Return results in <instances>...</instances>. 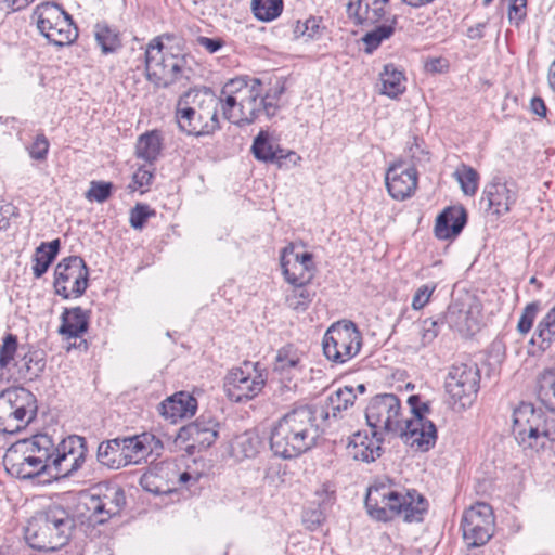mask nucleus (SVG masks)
I'll list each match as a JSON object with an SVG mask.
<instances>
[{"label": "nucleus", "mask_w": 555, "mask_h": 555, "mask_svg": "<svg viewBox=\"0 0 555 555\" xmlns=\"http://www.w3.org/2000/svg\"><path fill=\"white\" fill-rule=\"evenodd\" d=\"M362 346V335L351 321H339L325 332L322 348L325 358L343 364L356 357Z\"/></svg>", "instance_id": "nucleus-10"}, {"label": "nucleus", "mask_w": 555, "mask_h": 555, "mask_svg": "<svg viewBox=\"0 0 555 555\" xmlns=\"http://www.w3.org/2000/svg\"><path fill=\"white\" fill-rule=\"evenodd\" d=\"M260 447L259 436L254 431H245L235 437L231 449L233 455L237 459H250L259 452Z\"/></svg>", "instance_id": "nucleus-36"}, {"label": "nucleus", "mask_w": 555, "mask_h": 555, "mask_svg": "<svg viewBox=\"0 0 555 555\" xmlns=\"http://www.w3.org/2000/svg\"><path fill=\"white\" fill-rule=\"evenodd\" d=\"M155 211L145 204H137L130 211V224L133 229L140 230L144 227L149 217L154 216Z\"/></svg>", "instance_id": "nucleus-51"}, {"label": "nucleus", "mask_w": 555, "mask_h": 555, "mask_svg": "<svg viewBox=\"0 0 555 555\" xmlns=\"http://www.w3.org/2000/svg\"><path fill=\"white\" fill-rule=\"evenodd\" d=\"M543 417L544 412L529 402H521L514 410L513 434L520 446L535 450L543 448L540 436Z\"/></svg>", "instance_id": "nucleus-18"}, {"label": "nucleus", "mask_w": 555, "mask_h": 555, "mask_svg": "<svg viewBox=\"0 0 555 555\" xmlns=\"http://www.w3.org/2000/svg\"><path fill=\"white\" fill-rule=\"evenodd\" d=\"M197 43L205 48L209 53H215L222 48L223 40L220 38H208L199 36L197 38Z\"/></svg>", "instance_id": "nucleus-59"}, {"label": "nucleus", "mask_w": 555, "mask_h": 555, "mask_svg": "<svg viewBox=\"0 0 555 555\" xmlns=\"http://www.w3.org/2000/svg\"><path fill=\"white\" fill-rule=\"evenodd\" d=\"M436 289V285H422L414 294L412 300V307L415 310H420L425 307V305L429 301V298L434 291Z\"/></svg>", "instance_id": "nucleus-55"}, {"label": "nucleus", "mask_w": 555, "mask_h": 555, "mask_svg": "<svg viewBox=\"0 0 555 555\" xmlns=\"http://www.w3.org/2000/svg\"><path fill=\"white\" fill-rule=\"evenodd\" d=\"M181 98L176 108L179 129L188 135L206 137L220 129L218 109L221 100L209 89Z\"/></svg>", "instance_id": "nucleus-4"}, {"label": "nucleus", "mask_w": 555, "mask_h": 555, "mask_svg": "<svg viewBox=\"0 0 555 555\" xmlns=\"http://www.w3.org/2000/svg\"><path fill=\"white\" fill-rule=\"evenodd\" d=\"M495 519L492 507L478 502L463 512L461 530L467 548L483 546L494 534Z\"/></svg>", "instance_id": "nucleus-12"}, {"label": "nucleus", "mask_w": 555, "mask_h": 555, "mask_svg": "<svg viewBox=\"0 0 555 555\" xmlns=\"http://www.w3.org/2000/svg\"><path fill=\"white\" fill-rule=\"evenodd\" d=\"M365 418L375 437L397 436L402 430L405 418L400 399L393 393H380L373 397L366 409Z\"/></svg>", "instance_id": "nucleus-9"}, {"label": "nucleus", "mask_w": 555, "mask_h": 555, "mask_svg": "<svg viewBox=\"0 0 555 555\" xmlns=\"http://www.w3.org/2000/svg\"><path fill=\"white\" fill-rule=\"evenodd\" d=\"M34 0H4L7 5L13 11H20L28 7Z\"/></svg>", "instance_id": "nucleus-63"}, {"label": "nucleus", "mask_w": 555, "mask_h": 555, "mask_svg": "<svg viewBox=\"0 0 555 555\" xmlns=\"http://www.w3.org/2000/svg\"><path fill=\"white\" fill-rule=\"evenodd\" d=\"M465 195L473 196L478 189V172L467 165H461L453 173Z\"/></svg>", "instance_id": "nucleus-45"}, {"label": "nucleus", "mask_w": 555, "mask_h": 555, "mask_svg": "<svg viewBox=\"0 0 555 555\" xmlns=\"http://www.w3.org/2000/svg\"><path fill=\"white\" fill-rule=\"evenodd\" d=\"M411 406V418H405L402 430L397 434L411 448L417 451H428L436 443L437 429L434 423L424 417L428 412L427 403H421L418 396H411L408 400Z\"/></svg>", "instance_id": "nucleus-11"}, {"label": "nucleus", "mask_w": 555, "mask_h": 555, "mask_svg": "<svg viewBox=\"0 0 555 555\" xmlns=\"http://www.w3.org/2000/svg\"><path fill=\"white\" fill-rule=\"evenodd\" d=\"M82 504L96 524H104L119 515L126 504L124 490L117 485L99 483L82 495Z\"/></svg>", "instance_id": "nucleus-13"}, {"label": "nucleus", "mask_w": 555, "mask_h": 555, "mask_svg": "<svg viewBox=\"0 0 555 555\" xmlns=\"http://www.w3.org/2000/svg\"><path fill=\"white\" fill-rule=\"evenodd\" d=\"M261 81L257 78L237 77L229 80L221 90L222 114L229 121L242 126L258 118V98Z\"/></svg>", "instance_id": "nucleus-5"}, {"label": "nucleus", "mask_w": 555, "mask_h": 555, "mask_svg": "<svg viewBox=\"0 0 555 555\" xmlns=\"http://www.w3.org/2000/svg\"><path fill=\"white\" fill-rule=\"evenodd\" d=\"M34 395L25 388H12L0 393V433L16 434L35 417Z\"/></svg>", "instance_id": "nucleus-8"}, {"label": "nucleus", "mask_w": 555, "mask_h": 555, "mask_svg": "<svg viewBox=\"0 0 555 555\" xmlns=\"http://www.w3.org/2000/svg\"><path fill=\"white\" fill-rule=\"evenodd\" d=\"M89 270L79 256L62 259L54 269L53 287L55 294L64 299L78 298L88 287Z\"/></svg>", "instance_id": "nucleus-15"}, {"label": "nucleus", "mask_w": 555, "mask_h": 555, "mask_svg": "<svg viewBox=\"0 0 555 555\" xmlns=\"http://www.w3.org/2000/svg\"><path fill=\"white\" fill-rule=\"evenodd\" d=\"M259 363L244 362L242 367L231 370L224 378V391L233 402H243L258 396L266 378L258 372Z\"/></svg>", "instance_id": "nucleus-16"}, {"label": "nucleus", "mask_w": 555, "mask_h": 555, "mask_svg": "<svg viewBox=\"0 0 555 555\" xmlns=\"http://www.w3.org/2000/svg\"><path fill=\"white\" fill-rule=\"evenodd\" d=\"M69 14L55 2H43L35 9L33 18L36 20L40 34L51 29V26H63V18Z\"/></svg>", "instance_id": "nucleus-31"}, {"label": "nucleus", "mask_w": 555, "mask_h": 555, "mask_svg": "<svg viewBox=\"0 0 555 555\" xmlns=\"http://www.w3.org/2000/svg\"><path fill=\"white\" fill-rule=\"evenodd\" d=\"M64 26H51L43 36L53 44L63 47L73 43L78 37V29L70 15L63 18Z\"/></svg>", "instance_id": "nucleus-37"}, {"label": "nucleus", "mask_w": 555, "mask_h": 555, "mask_svg": "<svg viewBox=\"0 0 555 555\" xmlns=\"http://www.w3.org/2000/svg\"><path fill=\"white\" fill-rule=\"evenodd\" d=\"M437 323L425 320L422 327V339L424 344L430 343L437 336Z\"/></svg>", "instance_id": "nucleus-60"}, {"label": "nucleus", "mask_w": 555, "mask_h": 555, "mask_svg": "<svg viewBox=\"0 0 555 555\" xmlns=\"http://www.w3.org/2000/svg\"><path fill=\"white\" fill-rule=\"evenodd\" d=\"M483 24H477L476 26L469 27L467 36L470 39H481L483 37Z\"/></svg>", "instance_id": "nucleus-64"}, {"label": "nucleus", "mask_w": 555, "mask_h": 555, "mask_svg": "<svg viewBox=\"0 0 555 555\" xmlns=\"http://www.w3.org/2000/svg\"><path fill=\"white\" fill-rule=\"evenodd\" d=\"M18 379L31 382L36 379L46 366L43 358L37 351L25 353L23 359L16 363Z\"/></svg>", "instance_id": "nucleus-41"}, {"label": "nucleus", "mask_w": 555, "mask_h": 555, "mask_svg": "<svg viewBox=\"0 0 555 555\" xmlns=\"http://www.w3.org/2000/svg\"><path fill=\"white\" fill-rule=\"evenodd\" d=\"M537 335L541 338V348H546L555 339V306L540 321Z\"/></svg>", "instance_id": "nucleus-46"}, {"label": "nucleus", "mask_w": 555, "mask_h": 555, "mask_svg": "<svg viewBox=\"0 0 555 555\" xmlns=\"http://www.w3.org/2000/svg\"><path fill=\"white\" fill-rule=\"evenodd\" d=\"M122 452L127 465L140 464L156 460L163 450V442L156 436L143 433L141 435L121 438Z\"/></svg>", "instance_id": "nucleus-20"}, {"label": "nucleus", "mask_w": 555, "mask_h": 555, "mask_svg": "<svg viewBox=\"0 0 555 555\" xmlns=\"http://www.w3.org/2000/svg\"><path fill=\"white\" fill-rule=\"evenodd\" d=\"M388 2L389 0H349L347 14L356 24L372 26L386 16Z\"/></svg>", "instance_id": "nucleus-24"}, {"label": "nucleus", "mask_w": 555, "mask_h": 555, "mask_svg": "<svg viewBox=\"0 0 555 555\" xmlns=\"http://www.w3.org/2000/svg\"><path fill=\"white\" fill-rule=\"evenodd\" d=\"M69 14L55 2H43L35 9L33 18L36 20L40 34L51 29V26H63V18Z\"/></svg>", "instance_id": "nucleus-30"}, {"label": "nucleus", "mask_w": 555, "mask_h": 555, "mask_svg": "<svg viewBox=\"0 0 555 555\" xmlns=\"http://www.w3.org/2000/svg\"><path fill=\"white\" fill-rule=\"evenodd\" d=\"M313 294L305 286H294L293 291L286 296L287 306L296 311H305L312 301Z\"/></svg>", "instance_id": "nucleus-47"}, {"label": "nucleus", "mask_w": 555, "mask_h": 555, "mask_svg": "<svg viewBox=\"0 0 555 555\" xmlns=\"http://www.w3.org/2000/svg\"><path fill=\"white\" fill-rule=\"evenodd\" d=\"M319 436L315 413L308 406H299L272 424L270 448L275 456L294 459L314 447Z\"/></svg>", "instance_id": "nucleus-1"}, {"label": "nucleus", "mask_w": 555, "mask_h": 555, "mask_svg": "<svg viewBox=\"0 0 555 555\" xmlns=\"http://www.w3.org/2000/svg\"><path fill=\"white\" fill-rule=\"evenodd\" d=\"M251 153L257 160L275 164L280 168L284 165V162L287 158L294 166L300 160V156L295 152L282 149L279 142L267 130H261L255 137L251 145Z\"/></svg>", "instance_id": "nucleus-21"}, {"label": "nucleus", "mask_w": 555, "mask_h": 555, "mask_svg": "<svg viewBox=\"0 0 555 555\" xmlns=\"http://www.w3.org/2000/svg\"><path fill=\"white\" fill-rule=\"evenodd\" d=\"M197 410L196 399L188 392L181 391L167 398L158 405V412L166 420L176 423L182 418L192 417Z\"/></svg>", "instance_id": "nucleus-26"}, {"label": "nucleus", "mask_w": 555, "mask_h": 555, "mask_svg": "<svg viewBox=\"0 0 555 555\" xmlns=\"http://www.w3.org/2000/svg\"><path fill=\"white\" fill-rule=\"evenodd\" d=\"M89 314L81 307L65 308L59 333L67 338L80 337L88 331Z\"/></svg>", "instance_id": "nucleus-29"}, {"label": "nucleus", "mask_w": 555, "mask_h": 555, "mask_svg": "<svg viewBox=\"0 0 555 555\" xmlns=\"http://www.w3.org/2000/svg\"><path fill=\"white\" fill-rule=\"evenodd\" d=\"M73 519L61 506H50L35 514L25 529V538L33 548L55 551L65 545Z\"/></svg>", "instance_id": "nucleus-6"}, {"label": "nucleus", "mask_w": 555, "mask_h": 555, "mask_svg": "<svg viewBox=\"0 0 555 555\" xmlns=\"http://www.w3.org/2000/svg\"><path fill=\"white\" fill-rule=\"evenodd\" d=\"M61 242L59 238L50 243H41L35 250L33 273L36 278H41L49 269L59 254Z\"/></svg>", "instance_id": "nucleus-35"}, {"label": "nucleus", "mask_w": 555, "mask_h": 555, "mask_svg": "<svg viewBox=\"0 0 555 555\" xmlns=\"http://www.w3.org/2000/svg\"><path fill=\"white\" fill-rule=\"evenodd\" d=\"M357 396L352 386H345L331 393L324 405V417H338L343 411L353 405Z\"/></svg>", "instance_id": "nucleus-34"}, {"label": "nucleus", "mask_w": 555, "mask_h": 555, "mask_svg": "<svg viewBox=\"0 0 555 555\" xmlns=\"http://www.w3.org/2000/svg\"><path fill=\"white\" fill-rule=\"evenodd\" d=\"M540 431L541 441H543V448L545 447L546 441L555 442V418H548L544 415Z\"/></svg>", "instance_id": "nucleus-58"}, {"label": "nucleus", "mask_w": 555, "mask_h": 555, "mask_svg": "<svg viewBox=\"0 0 555 555\" xmlns=\"http://www.w3.org/2000/svg\"><path fill=\"white\" fill-rule=\"evenodd\" d=\"M385 21L386 23L376 26L363 36L362 41L365 44V52L372 53L384 40L393 35L397 16H391Z\"/></svg>", "instance_id": "nucleus-40"}, {"label": "nucleus", "mask_w": 555, "mask_h": 555, "mask_svg": "<svg viewBox=\"0 0 555 555\" xmlns=\"http://www.w3.org/2000/svg\"><path fill=\"white\" fill-rule=\"evenodd\" d=\"M538 310L539 305L537 302H531L526 306L517 324V328L521 334H526L530 331Z\"/></svg>", "instance_id": "nucleus-53"}, {"label": "nucleus", "mask_w": 555, "mask_h": 555, "mask_svg": "<svg viewBox=\"0 0 555 555\" xmlns=\"http://www.w3.org/2000/svg\"><path fill=\"white\" fill-rule=\"evenodd\" d=\"M383 439V437H375L373 434L372 437H369L357 433L347 446L348 454L356 461L374 462L382 454L380 442Z\"/></svg>", "instance_id": "nucleus-28"}, {"label": "nucleus", "mask_w": 555, "mask_h": 555, "mask_svg": "<svg viewBox=\"0 0 555 555\" xmlns=\"http://www.w3.org/2000/svg\"><path fill=\"white\" fill-rule=\"evenodd\" d=\"M485 195L488 201L489 208H493L496 216H502L511 210L515 204L517 192L513 183L502 182L499 179L487 184Z\"/></svg>", "instance_id": "nucleus-25"}, {"label": "nucleus", "mask_w": 555, "mask_h": 555, "mask_svg": "<svg viewBox=\"0 0 555 555\" xmlns=\"http://www.w3.org/2000/svg\"><path fill=\"white\" fill-rule=\"evenodd\" d=\"M162 150V138L157 131H150L139 137L135 153L145 162H154Z\"/></svg>", "instance_id": "nucleus-38"}, {"label": "nucleus", "mask_w": 555, "mask_h": 555, "mask_svg": "<svg viewBox=\"0 0 555 555\" xmlns=\"http://www.w3.org/2000/svg\"><path fill=\"white\" fill-rule=\"evenodd\" d=\"M283 7V0H251V12L261 22L278 18L282 14Z\"/></svg>", "instance_id": "nucleus-44"}, {"label": "nucleus", "mask_w": 555, "mask_h": 555, "mask_svg": "<svg viewBox=\"0 0 555 555\" xmlns=\"http://www.w3.org/2000/svg\"><path fill=\"white\" fill-rule=\"evenodd\" d=\"M113 184L111 182L92 181L86 197L98 203L105 202L112 194Z\"/></svg>", "instance_id": "nucleus-50"}, {"label": "nucleus", "mask_w": 555, "mask_h": 555, "mask_svg": "<svg viewBox=\"0 0 555 555\" xmlns=\"http://www.w3.org/2000/svg\"><path fill=\"white\" fill-rule=\"evenodd\" d=\"M219 428L220 423L210 413H204L193 423L182 427L180 436L206 449L217 440Z\"/></svg>", "instance_id": "nucleus-23"}, {"label": "nucleus", "mask_w": 555, "mask_h": 555, "mask_svg": "<svg viewBox=\"0 0 555 555\" xmlns=\"http://www.w3.org/2000/svg\"><path fill=\"white\" fill-rule=\"evenodd\" d=\"M55 448L51 436L37 434L12 444L4 455V463L13 474L23 479L43 473L51 476Z\"/></svg>", "instance_id": "nucleus-3"}, {"label": "nucleus", "mask_w": 555, "mask_h": 555, "mask_svg": "<svg viewBox=\"0 0 555 555\" xmlns=\"http://www.w3.org/2000/svg\"><path fill=\"white\" fill-rule=\"evenodd\" d=\"M365 508L376 520L389 521L402 517L406 522L422 521L427 501L415 490L399 491L389 481L371 486L365 496Z\"/></svg>", "instance_id": "nucleus-2"}, {"label": "nucleus", "mask_w": 555, "mask_h": 555, "mask_svg": "<svg viewBox=\"0 0 555 555\" xmlns=\"http://www.w3.org/2000/svg\"><path fill=\"white\" fill-rule=\"evenodd\" d=\"M133 179L135 183H138L140 186H143L144 184L150 183L152 175L146 170H139L138 172L134 173Z\"/></svg>", "instance_id": "nucleus-62"}, {"label": "nucleus", "mask_w": 555, "mask_h": 555, "mask_svg": "<svg viewBox=\"0 0 555 555\" xmlns=\"http://www.w3.org/2000/svg\"><path fill=\"white\" fill-rule=\"evenodd\" d=\"M446 320L450 326L459 331H473L476 324L475 320L470 317V312L459 302H453L448 307Z\"/></svg>", "instance_id": "nucleus-43"}, {"label": "nucleus", "mask_w": 555, "mask_h": 555, "mask_svg": "<svg viewBox=\"0 0 555 555\" xmlns=\"http://www.w3.org/2000/svg\"><path fill=\"white\" fill-rule=\"evenodd\" d=\"M318 31L319 23L314 17H310L305 22L297 21L293 29L295 38L307 37L312 39Z\"/></svg>", "instance_id": "nucleus-52"}, {"label": "nucleus", "mask_w": 555, "mask_h": 555, "mask_svg": "<svg viewBox=\"0 0 555 555\" xmlns=\"http://www.w3.org/2000/svg\"><path fill=\"white\" fill-rule=\"evenodd\" d=\"M467 222V212L462 206L446 208L438 215L435 223V235L439 240L456 237Z\"/></svg>", "instance_id": "nucleus-27"}, {"label": "nucleus", "mask_w": 555, "mask_h": 555, "mask_svg": "<svg viewBox=\"0 0 555 555\" xmlns=\"http://www.w3.org/2000/svg\"><path fill=\"white\" fill-rule=\"evenodd\" d=\"M312 254L297 253L293 245L283 249L281 268L286 281L294 286H305L313 278Z\"/></svg>", "instance_id": "nucleus-19"}, {"label": "nucleus", "mask_w": 555, "mask_h": 555, "mask_svg": "<svg viewBox=\"0 0 555 555\" xmlns=\"http://www.w3.org/2000/svg\"><path fill=\"white\" fill-rule=\"evenodd\" d=\"M95 38L104 53L114 52L120 46L118 34L107 26H100Z\"/></svg>", "instance_id": "nucleus-48"}, {"label": "nucleus", "mask_w": 555, "mask_h": 555, "mask_svg": "<svg viewBox=\"0 0 555 555\" xmlns=\"http://www.w3.org/2000/svg\"><path fill=\"white\" fill-rule=\"evenodd\" d=\"M530 109L532 111V113H534L535 115L540 116V117H545L546 116V106H545V103L544 101L541 99V98H532L531 102H530Z\"/></svg>", "instance_id": "nucleus-61"}, {"label": "nucleus", "mask_w": 555, "mask_h": 555, "mask_svg": "<svg viewBox=\"0 0 555 555\" xmlns=\"http://www.w3.org/2000/svg\"><path fill=\"white\" fill-rule=\"evenodd\" d=\"M301 356L296 348L288 345L281 348L275 357L273 371L287 376L299 369Z\"/></svg>", "instance_id": "nucleus-39"}, {"label": "nucleus", "mask_w": 555, "mask_h": 555, "mask_svg": "<svg viewBox=\"0 0 555 555\" xmlns=\"http://www.w3.org/2000/svg\"><path fill=\"white\" fill-rule=\"evenodd\" d=\"M285 89L283 85H276L263 94L261 89V95L258 98V117L264 114L268 118L276 115L280 109V101Z\"/></svg>", "instance_id": "nucleus-42"}, {"label": "nucleus", "mask_w": 555, "mask_h": 555, "mask_svg": "<svg viewBox=\"0 0 555 555\" xmlns=\"http://www.w3.org/2000/svg\"><path fill=\"white\" fill-rule=\"evenodd\" d=\"M49 151V141L44 134L40 133L36 137L34 143L29 147L30 157L36 160H43Z\"/></svg>", "instance_id": "nucleus-54"}, {"label": "nucleus", "mask_w": 555, "mask_h": 555, "mask_svg": "<svg viewBox=\"0 0 555 555\" xmlns=\"http://www.w3.org/2000/svg\"><path fill=\"white\" fill-rule=\"evenodd\" d=\"M385 180L390 196L403 201L410 197L417 186V171L414 167L397 164L387 170Z\"/></svg>", "instance_id": "nucleus-22"}, {"label": "nucleus", "mask_w": 555, "mask_h": 555, "mask_svg": "<svg viewBox=\"0 0 555 555\" xmlns=\"http://www.w3.org/2000/svg\"><path fill=\"white\" fill-rule=\"evenodd\" d=\"M96 456L102 465L112 469H119L127 466V461L122 452L121 438L101 442L98 447Z\"/></svg>", "instance_id": "nucleus-32"}, {"label": "nucleus", "mask_w": 555, "mask_h": 555, "mask_svg": "<svg viewBox=\"0 0 555 555\" xmlns=\"http://www.w3.org/2000/svg\"><path fill=\"white\" fill-rule=\"evenodd\" d=\"M540 395L546 408L555 412V375L552 376L547 386L542 385Z\"/></svg>", "instance_id": "nucleus-56"}, {"label": "nucleus", "mask_w": 555, "mask_h": 555, "mask_svg": "<svg viewBox=\"0 0 555 555\" xmlns=\"http://www.w3.org/2000/svg\"><path fill=\"white\" fill-rule=\"evenodd\" d=\"M380 93L397 99L405 91L404 74L393 64H386L379 74Z\"/></svg>", "instance_id": "nucleus-33"}, {"label": "nucleus", "mask_w": 555, "mask_h": 555, "mask_svg": "<svg viewBox=\"0 0 555 555\" xmlns=\"http://www.w3.org/2000/svg\"><path fill=\"white\" fill-rule=\"evenodd\" d=\"M479 382L480 373L477 364L455 363L449 369L444 388L453 400V404L464 409L475 400Z\"/></svg>", "instance_id": "nucleus-14"}, {"label": "nucleus", "mask_w": 555, "mask_h": 555, "mask_svg": "<svg viewBox=\"0 0 555 555\" xmlns=\"http://www.w3.org/2000/svg\"><path fill=\"white\" fill-rule=\"evenodd\" d=\"M182 54H173L159 38H154L145 50L147 79L156 87L166 88L178 81H188L191 68Z\"/></svg>", "instance_id": "nucleus-7"}, {"label": "nucleus", "mask_w": 555, "mask_h": 555, "mask_svg": "<svg viewBox=\"0 0 555 555\" xmlns=\"http://www.w3.org/2000/svg\"><path fill=\"white\" fill-rule=\"evenodd\" d=\"M17 337L11 333L7 334L0 347V371L7 369L14 360L17 351Z\"/></svg>", "instance_id": "nucleus-49"}, {"label": "nucleus", "mask_w": 555, "mask_h": 555, "mask_svg": "<svg viewBox=\"0 0 555 555\" xmlns=\"http://www.w3.org/2000/svg\"><path fill=\"white\" fill-rule=\"evenodd\" d=\"M87 441L78 435H70L64 438L55 448L52 459L53 478H66L74 475L82 467L87 457Z\"/></svg>", "instance_id": "nucleus-17"}, {"label": "nucleus", "mask_w": 555, "mask_h": 555, "mask_svg": "<svg viewBox=\"0 0 555 555\" xmlns=\"http://www.w3.org/2000/svg\"><path fill=\"white\" fill-rule=\"evenodd\" d=\"M527 4V0H511L509 10H508V18L511 22H515V24H519V22L525 17L526 12L525 8Z\"/></svg>", "instance_id": "nucleus-57"}]
</instances>
